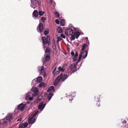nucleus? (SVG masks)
I'll return each mask as SVG.
<instances>
[{"mask_svg": "<svg viewBox=\"0 0 128 128\" xmlns=\"http://www.w3.org/2000/svg\"><path fill=\"white\" fill-rule=\"evenodd\" d=\"M43 27V24L42 23H40L37 27V30L38 32L39 31L40 32H42L44 29Z\"/></svg>", "mask_w": 128, "mask_h": 128, "instance_id": "nucleus-5", "label": "nucleus"}, {"mask_svg": "<svg viewBox=\"0 0 128 128\" xmlns=\"http://www.w3.org/2000/svg\"><path fill=\"white\" fill-rule=\"evenodd\" d=\"M46 52L47 53H49L50 52V50L48 48H46Z\"/></svg>", "mask_w": 128, "mask_h": 128, "instance_id": "nucleus-38", "label": "nucleus"}, {"mask_svg": "<svg viewBox=\"0 0 128 128\" xmlns=\"http://www.w3.org/2000/svg\"><path fill=\"white\" fill-rule=\"evenodd\" d=\"M26 106L25 104H21L18 106V109L21 112L22 111L26 108Z\"/></svg>", "mask_w": 128, "mask_h": 128, "instance_id": "nucleus-4", "label": "nucleus"}, {"mask_svg": "<svg viewBox=\"0 0 128 128\" xmlns=\"http://www.w3.org/2000/svg\"><path fill=\"white\" fill-rule=\"evenodd\" d=\"M127 127H128V125L127 126Z\"/></svg>", "mask_w": 128, "mask_h": 128, "instance_id": "nucleus-49", "label": "nucleus"}, {"mask_svg": "<svg viewBox=\"0 0 128 128\" xmlns=\"http://www.w3.org/2000/svg\"><path fill=\"white\" fill-rule=\"evenodd\" d=\"M70 69L72 71H76L77 68L76 64H71L70 66Z\"/></svg>", "mask_w": 128, "mask_h": 128, "instance_id": "nucleus-9", "label": "nucleus"}, {"mask_svg": "<svg viewBox=\"0 0 128 128\" xmlns=\"http://www.w3.org/2000/svg\"><path fill=\"white\" fill-rule=\"evenodd\" d=\"M55 22L57 24H59V21L58 19H56L55 20Z\"/></svg>", "mask_w": 128, "mask_h": 128, "instance_id": "nucleus-39", "label": "nucleus"}, {"mask_svg": "<svg viewBox=\"0 0 128 128\" xmlns=\"http://www.w3.org/2000/svg\"><path fill=\"white\" fill-rule=\"evenodd\" d=\"M12 115L13 114L12 113L8 114V122H10L13 120V117Z\"/></svg>", "mask_w": 128, "mask_h": 128, "instance_id": "nucleus-11", "label": "nucleus"}, {"mask_svg": "<svg viewBox=\"0 0 128 128\" xmlns=\"http://www.w3.org/2000/svg\"><path fill=\"white\" fill-rule=\"evenodd\" d=\"M1 124V122H0V124Z\"/></svg>", "mask_w": 128, "mask_h": 128, "instance_id": "nucleus-50", "label": "nucleus"}, {"mask_svg": "<svg viewBox=\"0 0 128 128\" xmlns=\"http://www.w3.org/2000/svg\"><path fill=\"white\" fill-rule=\"evenodd\" d=\"M28 124L27 122H26L23 124H20L19 128H24L26 127Z\"/></svg>", "mask_w": 128, "mask_h": 128, "instance_id": "nucleus-12", "label": "nucleus"}, {"mask_svg": "<svg viewBox=\"0 0 128 128\" xmlns=\"http://www.w3.org/2000/svg\"><path fill=\"white\" fill-rule=\"evenodd\" d=\"M36 81H35V80H33L32 81V83H33V82H35Z\"/></svg>", "mask_w": 128, "mask_h": 128, "instance_id": "nucleus-47", "label": "nucleus"}, {"mask_svg": "<svg viewBox=\"0 0 128 128\" xmlns=\"http://www.w3.org/2000/svg\"><path fill=\"white\" fill-rule=\"evenodd\" d=\"M73 33V31L70 28H69L66 30L65 34L68 36L72 35Z\"/></svg>", "mask_w": 128, "mask_h": 128, "instance_id": "nucleus-7", "label": "nucleus"}, {"mask_svg": "<svg viewBox=\"0 0 128 128\" xmlns=\"http://www.w3.org/2000/svg\"><path fill=\"white\" fill-rule=\"evenodd\" d=\"M37 0H31V6L33 8L32 6H35V7L38 6L40 4V2L39 0L36 1ZM34 9L35 8L33 7Z\"/></svg>", "mask_w": 128, "mask_h": 128, "instance_id": "nucleus-3", "label": "nucleus"}, {"mask_svg": "<svg viewBox=\"0 0 128 128\" xmlns=\"http://www.w3.org/2000/svg\"><path fill=\"white\" fill-rule=\"evenodd\" d=\"M45 12L43 11L39 10L38 12V14L39 15L41 16H42L44 14Z\"/></svg>", "mask_w": 128, "mask_h": 128, "instance_id": "nucleus-24", "label": "nucleus"}, {"mask_svg": "<svg viewBox=\"0 0 128 128\" xmlns=\"http://www.w3.org/2000/svg\"><path fill=\"white\" fill-rule=\"evenodd\" d=\"M42 39L44 43L45 44H47L48 42L47 41V40H46V38L44 37L43 36L42 38Z\"/></svg>", "mask_w": 128, "mask_h": 128, "instance_id": "nucleus-19", "label": "nucleus"}, {"mask_svg": "<svg viewBox=\"0 0 128 128\" xmlns=\"http://www.w3.org/2000/svg\"><path fill=\"white\" fill-rule=\"evenodd\" d=\"M50 56L49 54H47L46 56L45 60L47 62L48 61L50 58Z\"/></svg>", "mask_w": 128, "mask_h": 128, "instance_id": "nucleus-20", "label": "nucleus"}, {"mask_svg": "<svg viewBox=\"0 0 128 128\" xmlns=\"http://www.w3.org/2000/svg\"><path fill=\"white\" fill-rule=\"evenodd\" d=\"M48 2L50 4H51L52 2V0H48Z\"/></svg>", "mask_w": 128, "mask_h": 128, "instance_id": "nucleus-43", "label": "nucleus"}, {"mask_svg": "<svg viewBox=\"0 0 128 128\" xmlns=\"http://www.w3.org/2000/svg\"><path fill=\"white\" fill-rule=\"evenodd\" d=\"M74 34L76 35V38L78 39L79 37V36L80 35V33L78 32H75Z\"/></svg>", "mask_w": 128, "mask_h": 128, "instance_id": "nucleus-22", "label": "nucleus"}, {"mask_svg": "<svg viewBox=\"0 0 128 128\" xmlns=\"http://www.w3.org/2000/svg\"><path fill=\"white\" fill-rule=\"evenodd\" d=\"M52 94L51 93H49V94L48 95V99L49 100H50L51 98L52 97Z\"/></svg>", "mask_w": 128, "mask_h": 128, "instance_id": "nucleus-28", "label": "nucleus"}, {"mask_svg": "<svg viewBox=\"0 0 128 128\" xmlns=\"http://www.w3.org/2000/svg\"><path fill=\"white\" fill-rule=\"evenodd\" d=\"M33 84V85H34V84Z\"/></svg>", "mask_w": 128, "mask_h": 128, "instance_id": "nucleus-51", "label": "nucleus"}, {"mask_svg": "<svg viewBox=\"0 0 128 128\" xmlns=\"http://www.w3.org/2000/svg\"><path fill=\"white\" fill-rule=\"evenodd\" d=\"M38 111H37L34 113L32 114V115L30 116L28 118V122L29 124H32L35 121V119L34 118L35 116L38 113Z\"/></svg>", "mask_w": 128, "mask_h": 128, "instance_id": "nucleus-2", "label": "nucleus"}, {"mask_svg": "<svg viewBox=\"0 0 128 128\" xmlns=\"http://www.w3.org/2000/svg\"><path fill=\"white\" fill-rule=\"evenodd\" d=\"M55 70H54V71Z\"/></svg>", "mask_w": 128, "mask_h": 128, "instance_id": "nucleus-52", "label": "nucleus"}, {"mask_svg": "<svg viewBox=\"0 0 128 128\" xmlns=\"http://www.w3.org/2000/svg\"><path fill=\"white\" fill-rule=\"evenodd\" d=\"M62 40V38L60 36L58 37V40L57 42L58 43L59 41H60Z\"/></svg>", "mask_w": 128, "mask_h": 128, "instance_id": "nucleus-35", "label": "nucleus"}, {"mask_svg": "<svg viewBox=\"0 0 128 128\" xmlns=\"http://www.w3.org/2000/svg\"><path fill=\"white\" fill-rule=\"evenodd\" d=\"M58 32L59 33H61L62 32V29L60 28H58L57 29Z\"/></svg>", "mask_w": 128, "mask_h": 128, "instance_id": "nucleus-32", "label": "nucleus"}, {"mask_svg": "<svg viewBox=\"0 0 128 128\" xmlns=\"http://www.w3.org/2000/svg\"><path fill=\"white\" fill-rule=\"evenodd\" d=\"M87 45L86 44H84L82 46V50L81 51H88V50L87 49H86Z\"/></svg>", "mask_w": 128, "mask_h": 128, "instance_id": "nucleus-17", "label": "nucleus"}, {"mask_svg": "<svg viewBox=\"0 0 128 128\" xmlns=\"http://www.w3.org/2000/svg\"><path fill=\"white\" fill-rule=\"evenodd\" d=\"M31 90L35 93H39V91L36 87H33Z\"/></svg>", "mask_w": 128, "mask_h": 128, "instance_id": "nucleus-13", "label": "nucleus"}, {"mask_svg": "<svg viewBox=\"0 0 128 128\" xmlns=\"http://www.w3.org/2000/svg\"><path fill=\"white\" fill-rule=\"evenodd\" d=\"M76 37V35L74 33V34L71 37V40H74L75 38Z\"/></svg>", "mask_w": 128, "mask_h": 128, "instance_id": "nucleus-29", "label": "nucleus"}, {"mask_svg": "<svg viewBox=\"0 0 128 128\" xmlns=\"http://www.w3.org/2000/svg\"><path fill=\"white\" fill-rule=\"evenodd\" d=\"M40 96H39L38 98L35 101V103H37L39 102L41 100V98H40Z\"/></svg>", "mask_w": 128, "mask_h": 128, "instance_id": "nucleus-31", "label": "nucleus"}, {"mask_svg": "<svg viewBox=\"0 0 128 128\" xmlns=\"http://www.w3.org/2000/svg\"><path fill=\"white\" fill-rule=\"evenodd\" d=\"M35 93V94L33 93L32 94L31 96H32V97H34L35 96H36L37 95H38L39 94V93Z\"/></svg>", "mask_w": 128, "mask_h": 128, "instance_id": "nucleus-37", "label": "nucleus"}, {"mask_svg": "<svg viewBox=\"0 0 128 128\" xmlns=\"http://www.w3.org/2000/svg\"><path fill=\"white\" fill-rule=\"evenodd\" d=\"M62 76V74H60V75L56 78L55 81L54 83V86H56L58 84L59 80L61 79Z\"/></svg>", "mask_w": 128, "mask_h": 128, "instance_id": "nucleus-6", "label": "nucleus"}, {"mask_svg": "<svg viewBox=\"0 0 128 128\" xmlns=\"http://www.w3.org/2000/svg\"><path fill=\"white\" fill-rule=\"evenodd\" d=\"M8 123V122H4V125H6V124Z\"/></svg>", "mask_w": 128, "mask_h": 128, "instance_id": "nucleus-45", "label": "nucleus"}, {"mask_svg": "<svg viewBox=\"0 0 128 128\" xmlns=\"http://www.w3.org/2000/svg\"><path fill=\"white\" fill-rule=\"evenodd\" d=\"M48 29H46L44 32V34L45 35H46L48 34Z\"/></svg>", "mask_w": 128, "mask_h": 128, "instance_id": "nucleus-34", "label": "nucleus"}, {"mask_svg": "<svg viewBox=\"0 0 128 128\" xmlns=\"http://www.w3.org/2000/svg\"><path fill=\"white\" fill-rule=\"evenodd\" d=\"M21 120V119H18L17 120V122H18L19 121H20Z\"/></svg>", "mask_w": 128, "mask_h": 128, "instance_id": "nucleus-46", "label": "nucleus"}, {"mask_svg": "<svg viewBox=\"0 0 128 128\" xmlns=\"http://www.w3.org/2000/svg\"><path fill=\"white\" fill-rule=\"evenodd\" d=\"M46 76V75L45 74V75H44V77H45V76Z\"/></svg>", "mask_w": 128, "mask_h": 128, "instance_id": "nucleus-48", "label": "nucleus"}, {"mask_svg": "<svg viewBox=\"0 0 128 128\" xmlns=\"http://www.w3.org/2000/svg\"><path fill=\"white\" fill-rule=\"evenodd\" d=\"M88 52V51H81L80 52L78 61L76 63V64H77L80 61L81 58L84 59L87 56Z\"/></svg>", "mask_w": 128, "mask_h": 128, "instance_id": "nucleus-1", "label": "nucleus"}, {"mask_svg": "<svg viewBox=\"0 0 128 128\" xmlns=\"http://www.w3.org/2000/svg\"><path fill=\"white\" fill-rule=\"evenodd\" d=\"M54 88V87L53 86H51L48 88L47 91V92H50Z\"/></svg>", "mask_w": 128, "mask_h": 128, "instance_id": "nucleus-25", "label": "nucleus"}, {"mask_svg": "<svg viewBox=\"0 0 128 128\" xmlns=\"http://www.w3.org/2000/svg\"><path fill=\"white\" fill-rule=\"evenodd\" d=\"M126 122V121H125V122Z\"/></svg>", "mask_w": 128, "mask_h": 128, "instance_id": "nucleus-53", "label": "nucleus"}, {"mask_svg": "<svg viewBox=\"0 0 128 128\" xmlns=\"http://www.w3.org/2000/svg\"><path fill=\"white\" fill-rule=\"evenodd\" d=\"M68 76L66 74H64L61 78V80L62 81H64L68 77Z\"/></svg>", "mask_w": 128, "mask_h": 128, "instance_id": "nucleus-14", "label": "nucleus"}, {"mask_svg": "<svg viewBox=\"0 0 128 128\" xmlns=\"http://www.w3.org/2000/svg\"><path fill=\"white\" fill-rule=\"evenodd\" d=\"M45 84L44 83L42 82L39 84L38 86L39 88H42L45 86Z\"/></svg>", "mask_w": 128, "mask_h": 128, "instance_id": "nucleus-23", "label": "nucleus"}, {"mask_svg": "<svg viewBox=\"0 0 128 128\" xmlns=\"http://www.w3.org/2000/svg\"><path fill=\"white\" fill-rule=\"evenodd\" d=\"M45 104H44L43 102H42L40 103L39 105L38 108L39 109H40L42 111L45 106Z\"/></svg>", "mask_w": 128, "mask_h": 128, "instance_id": "nucleus-10", "label": "nucleus"}, {"mask_svg": "<svg viewBox=\"0 0 128 128\" xmlns=\"http://www.w3.org/2000/svg\"><path fill=\"white\" fill-rule=\"evenodd\" d=\"M58 70L62 72H64V69L62 68L60 66L58 68Z\"/></svg>", "mask_w": 128, "mask_h": 128, "instance_id": "nucleus-33", "label": "nucleus"}, {"mask_svg": "<svg viewBox=\"0 0 128 128\" xmlns=\"http://www.w3.org/2000/svg\"><path fill=\"white\" fill-rule=\"evenodd\" d=\"M60 24L61 26H64L65 24V21L64 20V19L60 21Z\"/></svg>", "mask_w": 128, "mask_h": 128, "instance_id": "nucleus-21", "label": "nucleus"}, {"mask_svg": "<svg viewBox=\"0 0 128 128\" xmlns=\"http://www.w3.org/2000/svg\"><path fill=\"white\" fill-rule=\"evenodd\" d=\"M50 36H48L46 37V40H47V42H48V45H49V43L50 42H49L50 41Z\"/></svg>", "mask_w": 128, "mask_h": 128, "instance_id": "nucleus-27", "label": "nucleus"}, {"mask_svg": "<svg viewBox=\"0 0 128 128\" xmlns=\"http://www.w3.org/2000/svg\"><path fill=\"white\" fill-rule=\"evenodd\" d=\"M38 12L37 10H35L33 12V15L36 17H37L38 16Z\"/></svg>", "mask_w": 128, "mask_h": 128, "instance_id": "nucleus-15", "label": "nucleus"}, {"mask_svg": "<svg viewBox=\"0 0 128 128\" xmlns=\"http://www.w3.org/2000/svg\"><path fill=\"white\" fill-rule=\"evenodd\" d=\"M74 30L75 31H76V32L77 31H79V29L78 28H74Z\"/></svg>", "mask_w": 128, "mask_h": 128, "instance_id": "nucleus-41", "label": "nucleus"}, {"mask_svg": "<svg viewBox=\"0 0 128 128\" xmlns=\"http://www.w3.org/2000/svg\"><path fill=\"white\" fill-rule=\"evenodd\" d=\"M60 36L61 37H62L63 38H65V36L62 34H60Z\"/></svg>", "mask_w": 128, "mask_h": 128, "instance_id": "nucleus-40", "label": "nucleus"}, {"mask_svg": "<svg viewBox=\"0 0 128 128\" xmlns=\"http://www.w3.org/2000/svg\"><path fill=\"white\" fill-rule=\"evenodd\" d=\"M46 20V18L44 17H42L41 18V20L42 22H44Z\"/></svg>", "mask_w": 128, "mask_h": 128, "instance_id": "nucleus-30", "label": "nucleus"}, {"mask_svg": "<svg viewBox=\"0 0 128 128\" xmlns=\"http://www.w3.org/2000/svg\"><path fill=\"white\" fill-rule=\"evenodd\" d=\"M42 77L41 76H38L36 80V81L38 83H40L42 82Z\"/></svg>", "mask_w": 128, "mask_h": 128, "instance_id": "nucleus-18", "label": "nucleus"}, {"mask_svg": "<svg viewBox=\"0 0 128 128\" xmlns=\"http://www.w3.org/2000/svg\"><path fill=\"white\" fill-rule=\"evenodd\" d=\"M78 54L77 53V52H76L75 53V55H74L72 57L73 60L74 61H75L76 60L78 56Z\"/></svg>", "mask_w": 128, "mask_h": 128, "instance_id": "nucleus-16", "label": "nucleus"}, {"mask_svg": "<svg viewBox=\"0 0 128 128\" xmlns=\"http://www.w3.org/2000/svg\"><path fill=\"white\" fill-rule=\"evenodd\" d=\"M32 93L30 92H28L26 94L25 99L27 100H33V97H30L32 95Z\"/></svg>", "mask_w": 128, "mask_h": 128, "instance_id": "nucleus-8", "label": "nucleus"}, {"mask_svg": "<svg viewBox=\"0 0 128 128\" xmlns=\"http://www.w3.org/2000/svg\"><path fill=\"white\" fill-rule=\"evenodd\" d=\"M6 119V120H8V116L7 115L5 118Z\"/></svg>", "mask_w": 128, "mask_h": 128, "instance_id": "nucleus-44", "label": "nucleus"}, {"mask_svg": "<svg viewBox=\"0 0 128 128\" xmlns=\"http://www.w3.org/2000/svg\"><path fill=\"white\" fill-rule=\"evenodd\" d=\"M71 54L72 56H73L74 55V52L72 51L71 53Z\"/></svg>", "mask_w": 128, "mask_h": 128, "instance_id": "nucleus-42", "label": "nucleus"}, {"mask_svg": "<svg viewBox=\"0 0 128 128\" xmlns=\"http://www.w3.org/2000/svg\"><path fill=\"white\" fill-rule=\"evenodd\" d=\"M54 14L56 16V18H58L59 17V14L57 12H55L54 13Z\"/></svg>", "mask_w": 128, "mask_h": 128, "instance_id": "nucleus-36", "label": "nucleus"}, {"mask_svg": "<svg viewBox=\"0 0 128 128\" xmlns=\"http://www.w3.org/2000/svg\"><path fill=\"white\" fill-rule=\"evenodd\" d=\"M39 71L41 72H43L44 71V68L42 67L39 68Z\"/></svg>", "mask_w": 128, "mask_h": 128, "instance_id": "nucleus-26", "label": "nucleus"}]
</instances>
